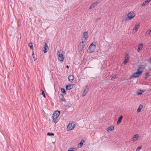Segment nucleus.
<instances>
[{
    "instance_id": "obj_36",
    "label": "nucleus",
    "mask_w": 151,
    "mask_h": 151,
    "mask_svg": "<svg viewBox=\"0 0 151 151\" xmlns=\"http://www.w3.org/2000/svg\"><path fill=\"white\" fill-rule=\"evenodd\" d=\"M29 9L31 10V11H32V7H30L29 8Z\"/></svg>"
},
{
    "instance_id": "obj_20",
    "label": "nucleus",
    "mask_w": 151,
    "mask_h": 151,
    "mask_svg": "<svg viewBox=\"0 0 151 151\" xmlns=\"http://www.w3.org/2000/svg\"><path fill=\"white\" fill-rule=\"evenodd\" d=\"M139 24L135 25L133 29V30H135L136 31H137L139 27Z\"/></svg>"
},
{
    "instance_id": "obj_14",
    "label": "nucleus",
    "mask_w": 151,
    "mask_h": 151,
    "mask_svg": "<svg viewBox=\"0 0 151 151\" xmlns=\"http://www.w3.org/2000/svg\"><path fill=\"white\" fill-rule=\"evenodd\" d=\"M114 129V126L113 125H111L110 127H108L107 129V131L109 132V131H112Z\"/></svg>"
},
{
    "instance_id": "obj_9",
    "label": "nucleus",
    "mask_w": 151,
    "mask_h": 151,
    "mask_svg": "<svg viewBox=\"0 0 151 151\" xmlns=\"http://www.w3.org/2000/svg\"><path fill=\"white\" fill-rule=\"evenodd\" d=\"M141 74L139 72L137 71L135 73H134L132 76V77L137 78Z\"/></svg>"
},
{
    "instance_id": "obj_35",
    "label": "nucleus",
    "mask_w": 151,
    "mask_h": 151,
    "mask_svg": "<svg viewBox=\"0 0 151 151\" xmlns=\"http://www.w3.org/2000/svg\"><path fill=\"white\" fill-rule=\"evenodd\" d=\"M116 78V76H113L111 78V80H113L114 79H115Z\"/></svg>"
},
{
    "instance_id": "obj_34",
    "label": "nucleus",
    "mask_w": 151,
    "mask_h": 151,
    "mask_svg": "<svg viewBox=\"0 0 151 151\" xmlns=\"http://www.w3.org/2000/svg\"><path fill=\"white\" fill-rule=\"evenodd\" d=\"M44 48H48V47L46 43L45 42V45L44 46Z\"/></svg>"
},
{
    "instance_id": "obj_10",
    "label": "nucleus",
    "mask_w": 151,
    "mask_h": 151,
    "mask_svg": "<svg viewBox=\"0 0 151 151\" xmlns=\"http://www.w3.org/2000/svg\"><path fill=\"white\" fill-rule=\"evenodd\" d=\"M145 35L147 37L151 36V29L147 30L145 33Z\"/></svg>"
},
{
    "instance_id": "obj_38",
    "label": "nucleus",
    "mask_w": 151,
    "mask_h": 151,
    "mask_svg": "<svg viewBox=\"0 0 151 151\" xmlns=\"http://www.w3.org/2000/svg\"><path fill=\"white\" fill-rule=\"evenodd\" d=\"M150 63H151V59H150Z\"/></svg>"
},
{
    "instance_id": "obj_26",
    "label": "nucleus",
    "mask_w": 151,
    "mask_h": 151,
    "mask_svg": "<svg viewBox=\"0 0 151 151\" xmlns=\"http://www.w3.org/2000/svg\"><path fill=\"white\" fill-rule=\"evenodd\" d=\"M142 91L141 90H140L139 91H137V95H141L142 93Z\"/></svg>"
},
{
    "instance_id": "obj_33",
    "label": "nucleus",
    "mask_w": 151,
    "mask_h": 151,
    "mask_svg": "<svg viewBox=\"0 0 151 151\" xmlns=\"http://www.w3.org/2000/svg\"><path fill=\"white\" fill-rule=\"evenodd\" d=\"M47 48H44V52L45 53H46L47 51Z\"/></svg>"
},
{
    "instance_id": "obj_3",
    "label": "nucleus",
    "mask_w": 151,
    "mask_h": 151,
    "mask_svg": "<svg viewBox=\"0 0 151 151\" xmlns=\"http://www.w3.org/2000/svg\"><path fill=\"white\" fill-rule=\"evenodd\" d=\"M57 55L58 56V60L61 61H63L64 58L63 56V55L62 54V51L61 50H60L59 51H58Z\"/></svg>"
},
{
    "instance_id": "obj_16",
    "label": "nucleus",
    "mask_w": 151,
    "mask_h": 151,
    "mask_svg": "<svg viewBox=\"0 0 151 151\" xmlns=\"http://www.w3.org/2000/svg\"><path fill=\"white\" fill-rule=\"evenodd\" d=\"M150 1L149 0H146V1L144 2L142 4V6H145L147 4L149 3Z\"/></svg>"
},
{
    "instance_id": "obj_11",
    "label": "nucleus",
    "mask_w": 151,
    "mask_h": 151,
    "mask_svg": "<svg viewBox=\"0 0 151 151\" xmlns=\"http://www.w3.org/2000/svg\"><path fill=\"white\" fill-rule=\"evenodd\" d=\"M129 55L127 54H126V56H125V59L124 62V64H125L127 63L128 60H129Z\"/></svg>"
},
{
    "instance_id": "obj_21",
    "label": "nucleus",
    "mask_w": 151,
    "mask_h": 151,
    "mask_svg": "<svg viewBox=\"0 0 151 151\" xmlns=\"http://www.w3.org/2000/svg\"><path fill=\"white\" fill-rule=\"evenodd\" d=\"M98 4V2H96V3H93L91 4V5L90 7V9H91L93 8L96 5Z\"/></svg>"
},
{
    "instance_id": "obj_30",
    "label": "nucleus",
    "mask_w": 151,
    "mask_h": 151,
    "mask_svg": "<svg viewBox=\"0 0 151 151\" xmlns=\"http://www.w3.org/2000/svg\"><path fill=\"white\" fill-rule=\"evenodd\" d=\"M47 135L48 136H53L54 135V134L52 133H50V132H48L47 133Z\"/></svg>"
},
{
    "instance_id": "obj_40",
    "label": "nucleus",
    "mask_w": 151,
    "mask_h": 151,
    "mask_svg": "<svg viewBox=\"0 0 151 151\" xmlns=\"http://www.w3.org/2000/svg\"><path fill=\"white\" fill-rule=\"evenodd\" d=\"M99 18H98V20H99Z\"/></svg>"
},
{
    "instance_id": "obj_6",
    "label": "nucleus",
    "mask_w": 151,
    "mask_h": 151,
    "mask_svg": "<svg viewBox=\"0 0 151 151\" xmlns=\"http://www.w3.org/2000/svg\"><path fill=\"white\" fill-rule=\"evenodd\" d=\"M88 38V35L87 32H86L83 33V35L82 40L84 41L85 42H86Z\"/></svg>"
},
{
    "instance_id": "obj_22",
    "label": "nucleus",
    "mask_w": 151,
    "mask_h": 151,
    "mask_svg": "<svg viewBox=\"0 0 151 151\" xmlns=\"http://www.w3.org/2000/svg\"><path fill=\"white\" fill-rule=\"evenodd\" d=\"M142 106L141 105H140L139 106V108L138 109H137V112H139L141 111V110L142 108Z\"/></svg>"
},
{
    "instance_id": "obj_4",
    "label": "nucleus",
    "mask_w": 151,
    "mask_h": 151,
    "mask_svg": "<svg viewBox=\"0 0 151 151\" xmlns=\"http://www.w3.org/2000/svg\"><path fill=\"white\" fill-rule=\"evenodd\" d=\"M135 16V13L133 11L129 12L127 14L129 19H132Z\"/></svg>"
},
{
    "instance_id": "obj_2",
    "label": "nucleus",
    "mask_w": 151,
    "mask_h": 151,
    "mask_svg": "<svg viewBox=\"0 0 151 151\" xmlns=\"http://www.w3.org/2000/svg\"><path fill=\"white\" fill-rule=\"evenodd\" d=\"M96 44L94 42L91 43L88 47V52L89 53H92L94 51L96 48Z\"/></svg>"
},
{
    "instance_id": "obj_12",
    "label": "nucleus",
    "mask_w": 151,
    "mask_h": 151,
    "mask_svg": "<svg viewBox=\"0 0 151 151\" xmlns=\"http://www.w3.org/2000/svg\"><path fill=\"white\" fill-rule=\"evenodd\" d=\"M139 135L138 134L135 135L132 138V140L134 142L137 140L138 138Z\"/></svg>"
},
{
    "instance_id": "obj_5",
    "label": "nucleus",
    "mask_w": 151,
    "mask_h": 151,
    "mask_svg": "<svg viewBox=\"0 0 151 151\" xmlns=\"http://www.w3.org/2000/svg\"><path fill=\"white\" fill-rule=\"evenodd\" d=\"M145 68V67L144 65H141L138 66V68L137 71L141 74L143 72L144 69Z\"/></svg>"
},
{
    "instance_id": "obj_27",
    "label": "nucleus",
    "mask_w": 151,
    "mask_h": 151,
    "mask_svg": "<svg viewBox=\"0 0 151 151\" xmlns=\"http://www.w3.org/2000/svg\"><path fill=\"white\" fill-rule=\"evenodd\" d=\"M61 91L62 92L64 93L65 94H66L65 93V90L63 88H61Z\"/></svg>"
},
{
    "instance_id": "obj_7",
    "label": "nucleus",
    "mask_w": 151,
    "mask_h": 151,
    "mask_svg": "<svg viewBox=\"0 0 151 151\" xmlns=\"http://www.w3.org/2000/svg\"><path fill=\"white\" fill-rule=\"evenodd\" d=\"M75 127V124L72 123H69L67 126V131L73 129Z\"/></svg>"
},
{
    "instance_id": "obj_31",
    "label": "nucleus",
    "mask_w": 151,
    "mask_h": 151,
    "mask_svg": "<svg viewBox=\"0 0 151 151\" xmlns=\"http://www.w3.org/2000/svg\"><path fill=\"white\" fill-rule=\"evenodd\" d=\"M142 148L141 146L138 147L136 149V151H139L140 149Z\"/></svg>"
},
{
    "instance_id": "obj_25",
    "label": "nucleus",
    "mask_w": 151,
    "mask_h": 151,
    "mask_svg": "<svg viewBox=\"0 0 151 151\" xmlns=\"http://www.w3.org/2000/svg\"><path fill=\"white\" fill-rule=\"evenodd\" d=\"M85 141L84 140L82 139L81 142H80L79 144L80 145L81 147L83 145V143Z\"/></svg>"
},
{
    "instance_id": "obj_17",
    "label": "nucleus",
    "mask_w": 151,
    "mask_h": 151,
    "mask_svg": "<svg viewBox=\"0 0 151 151\" xmlns=\"http://www.w3.org/2000/svg\"><path fill=\"white\" fill-rule=\"evenodd\" d=\"M59 98L62 101H65V99L64 97V96L63 94H61L59 96Z\"/></svg>"
},
{
    "instance_id": "obj_23",
    "label": "nucleus",
    "mask_w": 151,
    "mask_h": 151,
    "mask_svg": "<svg viewBox=\"0 0 151 151\" xmlns=\"http://www.w3.org/2000/svg\"><path fill=\"white\" fill-rule=\"evenodd\" d=\"M28 46L30 47V48L31 49H33V46L32 43H30L28 44Z\"/></svg>"
},
{
    "instance_id": "obj_39",
    "label": "nucleus",
    "mask_w": 151,
    "mask_h": 151,
    "mask_svg": "<svg viewBox=\"0 0 151 151\" xmlns=\"http://www.w3.org/2000/svg\"><path fill=\"white\" fill-rule=\"evenodd\" d=\"M149 1L150 2V1H151V0H149Z\"/></svg>"
},
{
    "instance_id": "obj_1",
    "label": "nucleus",
    "mask_w": 151,
    "mask_h": 151,
    "mask_svg": "<svg viewBox=\"0 0 151 151\" xmlns=\"http://www.w3.org/2000/svg\"><path fill=\"white\" fill-rule=\"evenodd\" d=\"M60 114V111H55L52 115L53 122L55 124H56L57 122V119L58 117Z\"/></svg>"
},
{
    "instance_id": "obj_19",
    "label": "nucleus",
    "mask_w": 151,
    "mask_h": 151,
    "mask_svg": "<svg viewBox=\"0 0 151 151\" xmlns=\"http://www.w3.org/2000/svg\"><path fill=\"white\" fill-rule=\"evenodd\" d=\"M123 116H121L119 117V119L118 120L117 122V124H119L121 123L122 120V119L123 118Z\"/></svg>"
},
{
    "instance_id": "obj_24",
    "label": "nucleus",
    "mask_w": 151,
    "mask_h": 151,
    "mask_svg": "<svg viewBox=\"0 0 151 151\" xmlns=\"http://www.w3.org/2000/svg\"><path fill=\"white\" fill-rule=\"evenodd\" d=\"M76 150V148L72 147L70 148L68 151H74Z\"/></svg>"
},
{
    "instance_id": "obj_28",
    "label": "nucleus",
    "mask_w": 151,
    "mask_h": 151,
    "mask_svg": "<svg viewBox=\"0 0 151 151\" xmlns=\"http://www.w3.org/2000/svg\"><path fill=\"white\" fill-rule=\"evenodd\" d=\"M41 92H42V95H43V96L44 98H45V93H44V91H43L42 90V89H41Z\"/></svg>"
},
{
    "instance_id": "obj_18",
    "label": "nucleus",
    "mask_w": 151,
    "mask_h": 151,
    "mask_svg": "<svg viewBox=\"0 0 151 151\" xmlns=\"http://www.w3.org/2000/svg\"><path fill=\"white\" fill-rule=\"evenodd\" d=\"M68 78L70 81H72L74 79V77L73 75H70L68 76Z\"/></svg>"
},
{
    "instance_id": "obj_8",
    "label": "nucleus",
    "mask_w": 151,
    "mask_h": 151,
    "mask_svg": "<svg viewBox=\"0 0 151 151\" xmlns=\"http://www.w3.org/2000/svg\"><path fill=\"white\" fill-rule=\"evenodd\" d=\"M85 43L86 42H84V41L83 40L79 45L78 48L79 49L81 50H83L84 47L85 45L83 44V43Z\"/></svg>"
},
{
    "instance_id": "obj_15",
    "label": "nucleus",
    "mask_w": 151,
    "mask_h": 151,
    "mask_svg": "<svg viewBox=\"0 0 151 151\" xmlns=\"http://www.w3.org/2000/svg\"><path fill=\"white\" fill-rule=\"evenodd\" d=\"M73 87V85L69 84V85H68L66 86V89L67 90H70V89L72 88Z\"/></svg>"
},
{
    "instance_id": "obj_32",
    "label": "nucleus",
    "mask_w": 151,
    "mask_h": 151,
    "mask_svg": "<svg viewBox=\"0 0 151 151\" xmlns=\"http://www.w3.org/2000/svg\"><path fill=\"white\" fill-rule=\"evenodd\" d=\"M149 74V73H145V78L146 79H147V78Z\"/></svg>"
},
{
    "instance_id": "obj_13",
    "label": "nucleus",
    "mask_w": 151,
    "mask_h": 151,
    "mask_svg": "<svg viewBox=\"0 0 151 151\" xmlns=\"http://www.w3.org/2000/svg\"><path fill=\"white\" fill-rule=\"evenodd\" d=\"M143 47V44H140L138 45V48L137 51L138 52H139L142 49Z\"/></svg>"
},
{
    "instance_id": "obj_29",
    "label": "nucleus",
    "mask_w": 151,
    "mask_h": 151,
    "mask_svg": "<svg viewBox=\"0 0 151 151\" xmlns=\"http://www.w3.org/2000/svg\"><path fill=\"white\" fill-rule=\"evenodd\" d=\"M86 93L87 91H86V90L85 89L83 93V96H85L86 95Z\"/></svg>"
},
{
    "instance_id": "obj_37",
    "label": "nucleus",
    "mask_w": 151,
    "mask_h": 151,
    "mask_svg": "<svg viewBox=\"0 0 151 151\" xmlns=\"http://www.w3.org/2000/svg\"><path fill=\"white\" fill-rule=\"evenodd\" d=\"M66 68H69V66H68V65H67V66H66Z\"/></svg>"
}]
</instances>
